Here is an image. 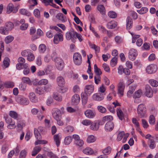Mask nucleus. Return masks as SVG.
<instances>
[{
	"label": "nucleus",
	"instance_id": "obj_1",
	"mask_svg": "<svg viewBox=\"0 0 158 158\" xmlns=\"http://www.w3.org/2000/svg\"><path fill=\"white\" fill-rule=\"evenodd\" d=\"M51 57L52 60L55 62L57 69L59 70H62L64 66V62L60 58L57 57V54L55 50L52 51Z\"/></svg>",
	"mask_w": 158,
	"mask_h": 158
},
{
	"label": "nucleus",
	"instance_id": "obj_2",
	"mask_svg": "<svg viewBox=\"0 0 158 158\" xmlns=\"http://www.w3.org/2000/svg\"><path fill=\"white\" fill-rule=\"evenodd\" d=\"M76 34V32L73 29H71L69 31L67 32L66 33V39L68 40H71L72 42L75 43L76 41L75 38Z\"/></svg>",
	"mask_w": 158,
	"mask_h": 158
},
{
	"label": "nucleus",
	"instance_id": "obj_3",
	"mask_svg": "<svg viewBox=\"0 0 158 158\" xmlns=\"http://www.w3.org/2000/svg\"><path fill=\"white\" fill-rule=\"evenodd\" d=\"M25 59L22 57H19L18 59L19 63L16 65V67L18 70H20L23 68V67L25 68V66H27L26 64H24Z\"/></svg>",
	"mask_w": 158,
	"mask_h": 158
},
{
	"label": "nucleus",
	"instance_id": "obj_4",
	"mask_svg": "<svg viewBox=\"0 0 158 158\" xmlns=\"http://www.w3.org/2000/svg\"><path fill=\"white\" fill-rule=\"evenodd\" d=\"M73 60L76 64L77 65L80 64L82 62L81 55L78 52L75 53L73 56Z\"/></svg>",
	"mask_w": 158,
	"mask_h": 158
},
{
	"label": "nucleus",
	"instance_id": "obj_5",
	"mask_svg": "<svg viewBox=\"0 0 158 158\" xmlns=\"http://www.w3.org/2000/svg\"><path fill=\"white\" fill-rule=\"evenodd\" d=\"M146 110V108L144 105L143 104H140L137 109L138 114L141 117H143L145 116Z\"/></svg>",
	"mask_w": 158,
	"mask_h": 158
},
{
	"label": "nucleus",
	"instance_id": "obj_6",
	"mask_svg": "<svg viewBox=\"0 0 158 158\" xmlns=\"http://www.w3.org/2000/svg\"><path fill=\"white\" fill-rule=\"evenodd\" d=\"M156 65L151 64L148 65L146 68V72L148 74H152L155 73L157 70Z\"/></svg>",
	"mask_w": 158,
	"mask_h": 158
},
{
	"label": "nucleus",
	"instance_id": "obj_7",
	"mask_svg": "<svg viewBox=\"0 0 158 158\" xmlns=\"http://www.w3.org/2000/svg\"><path fill=\"white\" fill-rule=\"evenodd\" d=\"M16 101L20 104L25 105H27L29 102L27 98L22 96H18L16 99Z\"/></svg>",
	"mask_w": 158,
	"mask_h": 158
},
{
	"label": "nucleus",
	"instance_id": "obj_8",
	"mask_svg": "<svg viewBox=\"0 0 158 158\" xmlns=\"http://www.w3.org/2000/svg\"><path fill=\"white\" fill-rule=\"evenodd\" d=\"M94 89V85H86L85 86L84 93L90 96Z\"/></svg>",
	"mask_w": 158,
	"mask_h": 158
},
{
	"label": "nucleus",
	"instance_id": "obj_9",
	"mask_svg": "<svg viewBox=\"0 0 158 158\" xmlns=\"http://www.w3.org/2000/svg\"><path fill=\"white\" fill-rule=\"evenodd\" d=\"M137 55V51L134 49H130L129 52L128 58L131 60H134Z\"/></svg>",
	"mask_w": 158,
	"mask_h": 158
},
{
	"label": "nucleus",
	"instance_id": "obj_10",
	"mask_svg": "<svg viewBox=\"0 0 158 158\" xmlns=\"http://www.w3.org/2000/svg\"><path fill=\"white\" fill-rule=\"evenodd\" d=\"M63 40V35L62 34L59 32L57 33L54 35L53 42L55 44H57L60 41Z\"/></svg>",
	"mask_w": 158,
	"mask_h": 158
},
{
	"label": "nucleus",
	"instance_id": "obj_11",
	"mask_svg": "<svg viewBox=\"0 0 158 158\" xmlns=\"http://www.w3.org/2000/svg\"><path fill=\"white\" fill-rule=\"evenodd\" d=\"M43 128L42 127H39L38 129L34 128V133L35 138L37 139H41V133L43 131Z\"/></svg>",
	"mask_w": 158,
	"mask_h": 158
},
{
	"label": "nucleus",
	"instance_id": "obj_12",
	"mask_svg": "<svg viewBox=\"0 0 158 158\" xmlns=\"http://www.w3.org/2000/svg\"><path fill=\"white\" fill-rule=\"evenodd\" d=\"M54 112L52 113V115L55 120L62 118L61 113L60 110L58 109H55Z\"/></svg>",
	"mask_w": 158,
	"mask_h": 158
},
{
	"label": "nucleus",
	"instance_id": "obj_13",
	"mask_svg": "<svg viewBox=\"0 0 158 158\" xmlns=\"http://www.w3.org/2000/svg\"><path fill=\"white\" fill-rule=\"evenodd\" d=\"M92 98L95 101H101L104 99V94L100 93L95 94L92 96Z\"/></svg>",
	"mask_w": 158,
	"mask_h": 158
},
{
	"label": "nucleus",
	"instance_id": "obj_14",
	"mask_svg": "<svg viewBox=\"0 0 158 158\" xmlns=\"http://www.w3.org/2000/svg\"><path fill=\"white\" fill-rule=\"evenodd\" d=\"M14 7V5L12 3H9L7 7L6 13L10 14L12 12L13 13H16L18 11V9L16 8L14 10H13Z\"/></svg>",
	"mask_w": 158,
	"mask_h": 158
},
{
	"label": "nucleus",
	"instance_id": "obj_15",
	"mask_svg": "<svg viewBox=\"0 0 158 158\" xmlns=\"http://www.w3.org/2000/svg\"><path fill=\"white\" fill-rule=\"evenodd\" d=\"M145 94L146 96L149 98H151L153 96L152 91L151 87L148 85H146Z\"/></svg>",
	"mask_w": 158,
	"mask_h": 158
},
{
	"label": "nucleus",
	"instance_id": "obj_16",
	"mask_svg": "<svg viewBox=\"0 0 158 158\" xmlns=\"http://www.w3.org/2000/svg\"><path fill=\"white\" fill-rule=\"evenodd\" d=\"M114 126V124L112 122H108L105 124V129L107 131H110L113 129Z\"/></svg>",
	"mask_w": 158,
	"mask_h": 158
},
{
	"label": "nucleus",
	"instance_id": "obj_17",
	"mask_svg": "<svg viewBox=\"0 0 158 158\" xmlns=\"http://www.w3.org/2000/svg\"><path fill=\"white\" fill-rule=\"evenodd\" d=\"M124 87L125 85L123 82H120L119 83L118 86V93L121 96L123 95V92Z\"/></svg>",
	"mask_w": 158,
	"mask_h": 158
},
{
	"label": "nucleus",
	"instance_id": "obj_18",
	"mask_svg": "<svg viewBox=\"0 0 158 158\" xmlns=\"http://www.w3.org/2000/svg\"><path fill=\"white\" fill-rule=\"evenodd\" d=\"M80 100V98L79 95L76 94L72 97L71 101L73 104H77L79 102Z\"/></svg>",
	"mask_w": 158,
	"mask_h": 158
},
{
	"label": "nucleus",
	"instance_id": "obj_19",
	"mask_svg": "<svg viewBox=\"0 0 158 158\" xmlns=\"http://www.w3.org/2000/svg\"><path fill=\"white\" fill-rule=\"evenodd\" d=\"M56 82L58 85L60 87L63 86L65 84V80L61 76H59L57 77Z\"/></svg>",
	"mask_w": 158,
	"mask_h": 158
},
{
	"label": "nucleus",
	"instance_id": "obj_20",
	"mask_svg": "<svg viewBox=\"0 0 158 158\" xmlns=\"http://www.w3.org/2000/svg\"><path fill=\"white\" fill-rule=\"evenodd\" d=\"M89 96L86 94L84 93H82L81 94V97L82 104L84 105H85L87 103L88 97Z\"/></svg>",
	"mask_w": 158,
	"mask_h": 158
},
{
	"label": "nucleus",
	"instance_id": "obj_21",
	"mask_svg": "<svg viewBox=\"0 0 158 158\" xmlns=\"http://www.w3.org/2000/svg\"><path fill=\"white\" fill-rule=\"evenodd\" d=\"M85 116L89 118H92L94 117L95 113L90 110H88L85 112Z\"/></svg>",
	"mask_w": 158,
	"mask_h": 158
},
{
	"label": "nucleus",
	"instance_id": "obj_22",
	"mask_svg": "<svg viewBox=\"0 0 158 158\" xmlns=\"http://www.w3.org/2000/svg\"><path fill=\"white\" fill-rule=\"evenodd\" d=\"M126 29H130L132 27L133 21L132 19L130 17H128L127 19Z\"/></svg>",
	"mask_w": 158,
	"mask_h": 158
},
{
	"label": "nucleus",
	"instance_id": "obj_23",
	"mask_svg": "<svg viewBox=\"0 0 158 158\" xmlns=\"http://www.w3.org/2000/svg\"><path fill=\"white\" fill-rule=\"evenodd\" d=\"M9 115L12 118L16 120L20 118L19 115L16 112L14 111H10L9 112Z\"/></svg>",
	"mask_w": 158,
	"mask_h": 158
},
{
	"label": "nucleus",
	"instance_id": "obj_24",
	"mask_svg": "<svg viewBox=\"0 0 158 158\" xmlns=\"http://www.w3.org/2000/svg\"><path fill=\"white\" fill-rule=\"evenodd\" d=\"M29 97L30 101L32 102L36 103L38 102L37 98L36 97L35 94L34 93H30Z\"/></svg>",
	"mask_w": 158,
	"mask_h": 158
},
{
	"label": "nucleus",
	"instance_id": "obj_25",
	"mask_svg": "<svg viewBox=\"0 0 158 158\" xmlns=\"http://www.w3.org/2000/svg\"><path fill=\"white\" fill-rule=\"evenodd\" d=\"M97 9L102 15H105L106 13V9L104 6L102 4H99L97 6Z\"/></svg>",
	"mask_w": 158,
	"mask_h": 158
},
{
	"label": "nucleus",
	"instance_id": "obj_26",
	"mask_svg": "<svg viewBox=\"0 0 158 158\" xmlns=\"http://www.w3.org/2000/svg\"><path fill=\"white\" fill-rule=\"evenodd\" d=\"M117 26V23L114 20H112L108 23L107 27L109 29H113Z\"/></svg>",
	"mask_w": 158,
	"mask_h": 158
},
{
	"label": "nucleus",
	"instance_id": "obj_27",
	"mask_svg": "<svg viewBox=\"0 0 158 158\" xmlns=\"http://www.w3.org/2000/svg\"><path fill=\"white\" fill-rule=\"evenodd\" d=\"M35 92L39 95L43 94L45 91L44 88L42 87H37L35 89Z\"/></svg>",
	"mask_w": 158,
	"mask_h": 158
},
{
	"label": "nucleus",
	"instance_id": "obj_28",
	"mask_svg": "<svg viewBox=\"0 0 158 158\" xmlns=\"http://www.w3.org/2000/svg\"><path fill=\"white\" fill-rule=\"evenodd\" d=\"M56 18L63 23L65 22L67 20L63 14L61 13H58L56 15Z\"/></svg>",
	"mask_w": 158,
	"mask_h": 158
},
{
	"label": "nucleus",
	"instance_id": "obj_29",
	"mask_svg": "<svg viewBox=\"0 0 158 158\" xmlns=\"http://www.w3.org/2000/svg\"><path fill=\"white\" fill-rule=\"evenodd\" d=\"M84 153L86 155H91L94 153L93 150L90 148L87 147L83 150Z\"/></svg>",
	"mask_w": 158,
	"mask_h": 158
},
{
	"label": "nucleus",
	"instance_id": "obj_30",
	"mask_svg": "<svg viewBox=\"0 0 158 158\" xmlns=\"http://www.w3.org/2000/svg\"><path fill=\"white\" fill-rule=\"evenodd\" d=\"M117 115L119 118L121 120L124 119V115L120 109H118L117 110Z\"/></svg>",
	"mask_w": 158,
	"mask_h": 158
},
{
	"label": "nucleus",
	"instance_id": "obj_31",
	"mask_svg": "<svg viewBox=\"0 0 158 158\" xmlns=\"http://www.w3.org/2000/svg\"><path fill=\"white\" fill-rule=\"evenodd\" d=\"M54 142H55L56 145L57 147H58L60 143V136L58 134L55 135H54Z\"/></svg>",
	"mask_w": 158,
	"mask_h": 158
},
{
	"label": "nucleus",
	"instance_id": "obj_32",
	"mask_svg": "<svg viewBox=\"0 0 158 158\" xmlns=\"http://www.w3.org/2000/svg\"><path fill=\"white\" fill-rule=\"evenodd\" d=\"M94 71L96 74L95 76H100V75L102 74V72L101 69L98 67L96 64L94 65Z\"/></svg>",
	"mask_w": 158,
	"mask_h": 158
},
{
	"label": "nucleus",
	"instance_id": "obj_33",
	"mask_svg": "<svg viewBox=\"0 0 158 158\" xmlns=\"http://www.w3.org/2000/svg\"><path fill=\"white\" fill-rule=\"evenodd\" d=\"M91 125L90 126V129L94 131L97 130L99 127V124L98 123H95L91 124Z\"/></svg>",
	"mask_w": 158,
	"mask_h": 158
},
{
	"label": "nucleus",
	"instance_id": "obj_34",
	"mask_svg": "<svg viewBox=\"0 0 158 158\" xmlns=\"http://www.w3.org/2000/svg\"><path fill=\"white\" fill-rule=\"evenodd\" d=\"M10 60L7 57H5L3 61V64L4 68H8L10 65Z\"/></svg>",
	"mask_w": 158,
	"mask_h": 158
},
{
	"label": "nucleus",
	"instance_id": "obj_35",
	"mask_svg": "<svg viewBox=\"0 0 158 158\" xmlns=\"http://www.w3.org/2000/svg\"><path fill=\"white\" fill-rule=\"evenodd\" d=\"M6 29L9 31L11 30L14 28V25L11 22H7L6 23Z\"/></svg>",
	"mask_w": 158,
	"mask_h": 158
},
{
	"label": "nucleus",
	"instance_id": "obj_36",
	"mask_svg": "<svg viewBox=\"0 0 158 158\" xmlns=\"http://www.w3.org/2000/svg\"><path fill=\"white\" fill-rule=\"evenodd\" d=\"M24 126L25 124L23 121H20L18 122L16 127L19 130L21 131L23 127Z\"/></svg>",
	"mask_w": 158,
	"mask_h": 158
},
{
	"label": "nucleus",
	"instance_id": "obj_37",
	"mask_svg": "<svg viewBox=\"0 0 158 158\" xmlns=\"http://www.w3.org/2000/svg\"><path fill=\"white\" fill-rule=\"evenodd\" d=\"M142 94V91L141 90H138L136 91L133 97L134 98H139Z\"/></svg>",
	"mask_w": 158,
	"mask_h": 158
},
{
	"label": "nucleus",
	"instance_id": "obj_38",
	"mask_svg": "<svg viewBox=\"0 0 158 158\" xmlns=\"http://www.w3.org/2000/svg\"><path fill=\"white\" fill-rule=\"evenodd\" d=\"M19 12L21 14L25 15L28 16L31 15V14L26 10L24 9H20L19 10Z\"/></svg>",
	"mask_w": 158,
	"mask_h": 158
},
{
	"label": "nucleus",
	"instance_id": "obj_39",
	"mask_svg": "<svg viewBox=\"0 0 158 158\" xmlns=\"http://www.w3.org/2000/svg\"><path fill=\"white\" fill-rule=\"evenodd\" d=\"M0 33L4 35H7L8 34V31L6 27H0Z\"/></svg>",
	"mask_w": 158,
	"mask_h": 158
},
{
	"label": "nucleus",
	"instance_id": "obj_40",
	"mask_svg": "<svg viewBox=\"0 0 158 158\" xmlns=\"http://www.w3.org/2000/svg\"><path fill=\"white\" fill-rule=\"evenodd\" d=\"M13 40V37L11 35H8L5 38V42L6 44H8L11 42Z\"/></svg>",
	"mask_w": 158,
	"mask_h": 158
},
{
	"label": "nucleus",
	"instance_id": "obj_41",
	"mask_svg": "<svg viewBox=\"0 0 158 158\" xmlns=\"http://www.w3.org/2000/svg\"><path fill=\"white\" fill-rule=\"evenodd\" d=\"M53 97L55 100L58 102L61 101L62 100L61 96L57 93H54Z\"/></svg>",
	"mask_w": 158,
	"mask_h": 158
},
{
	"label": "nucleus",
	"instance_id": "obj_42",
	"mask_svg": "<svg viewBox=\"0 0 158 158\" xmlns=\"http://www.w3.org/2000/svg\"><path fill=\"white\" fill-rule=\"evenodd\" d=\"M4 86L7 88H12L14 86V83L12 81H8L4 84Z\"/></svg>",
	"mask_w": 158,
	"mask_h": 158
},
{
	"label": "nucleus",
	"instance_id": "obj_43",
	"mask_svg": "<svg viewBox=\"0 0 158 158\" xmlns=\"http://www.w3.org/2000/svg\"><path fill=\"white\" fill-rule=\"evenodd\" d=\"M149 82L151 85L153 87H156L158 85V82L155 80L150 79L149 81Z\"/></svg>",
	"mask_w": 158,
	"mask_h": 158
},
{
	"label": "nucleus",
	"instance_id": "obj_44",
	"mask_svg": "<svg viewBox=\"0 0 158 158\" xmlns=\"http://www.w3.org/2000/svg\"><path fill=\"white\" fill-rule=\"evenodd\" d=\"M148 10L147 8L143 7L140 10H137V11L140 14H143L146 13L148 11Z\"/></svg>",
	"mask_w": 158,
	"mask_h": 158
},
{
	"label": "nucleus",
	"instance_id": "obj_45",
	"mask_svg": "<svg viewBox=\"0 0 158 158\" xmlns=\"http://www.w3.org/2000/svg\"><path fill=\"white\" fill-rule=\"evenodd\" d=\"M96 140L94 136L93 135L89 136L87 139V142L88 143H91L94 142Z\"/></svg>",
	"mask_w": 158,
	"mask_h": 158
},
{
	"label": "nucleus",
	"instance_id": "obj_46",
	"mask_svg": "<svg viewBox=\"0 0 158 158\" xmlns=\"http://www.w3.org/2000/svg\"><path fill=\"white\" fill-rule=\"evenodd\" d=\"M72 141V137L71 136H68L66 137L64 140V143L66 145L69 144Z\"/></svg>",
	"mask_w": 158,
	"mask_h": 158
},
{
	"label": "nucleus",
	"instance_id": "obj_47",
	"mask_svg": "<svg viewBox=\"0 0 158 158\" xmlns=\"http://www.w3.org/2000/svg\"><path fill=\"white\" fill-rule=\"evenodd\" d=\"M111 149V148L110 146H108L103 150V153L104 154L106 155L110 153Z\"/></svg>",
	"mask_w": 158,
	"mask_h": 158
},
{
	"label": "nucleus",
	"instance_id": "obj_48",
	"mask_svg": "<svg viewBox=\"0 0 158 158\" xmlns=\"http://www.w3.org/2000/svg\"><path fill=\"white\" fill-rule=\"evenodd\" d=\"M22 80L24 83H27L30 85L32 84L31 82L28 77H23L22 78Z\"/></svg>",
	"mask_w": 158,
	"mask_h": 158
},
{
	"label": "nucleus",
	"instance_id": "obj_49",
	"mask_svg": "<svg viewBox=\"0 0 158 158\" xmlns=\"http://www.w3.org/2000/svg\"><path fill=\"white\" fill-rule=\"evenodd\" d=\"M117 58L116 56L114 57L110 61V64L111 66L113 67L116 64Z\"/></svg>",
	"mask_w": 158,
	"mask_h": 158
},
{
	"label": "nucleus",
	"instance_id": "obj_50",
	"mask_svg": "<svg viewBox=\"0 0 158 158\" xmlns=\"http://www.w3.org/2000/svg\"><path fill=\"white\" fill-rule=\"evenodd\" d=\"M31 51L29 50H24L21 52V55L22 56L26 57L28 56L29 54L31 53Z\"/></svg>",
	"mask_w": 158,
	"mask_h": 158
},
{
	"label": "nucleus",
	"instance_id": "obj_51",
	"mask_svg": "<svg viewBox=\"0 0 158 158\" xmlns=\"http://www.w3.org/2000/svg\"><path fill=\"white\" fill-rule=\"evenodd\" d=\"M113 117L111 115H107L104 116L103 118V122L106 121H108L110 122V121L113 120Z\"/></svg>",
	"mask_w": 158,
	"mask_h": 158
},
{
	"label": "nucleus",
	"instance_id": "obj_52",
	"mask_svg": "<svg viewBox=\"0 0 158 158\" xmlns=\"http://www.w3.org/2000/svg\"><path fill=\"white\" fill-rule=\"evenodd\" d=\"M54 33V32L53 31L49 30L47 32L46 35L48 38H52L53 37Z\"/></svg>",
	"mask_w": 158,
	"mask_h": 158
},
{
	"label": "nucleus",
	"instance_id": "obj_53",
	"mask_svg": "<svg viewBox=\"0 0 158 158\" xmlns=\"http://www.w3.org/2000/svg\"><path fill=\"white\" fill-rule=\"evenodd\" d=\"M149 123L150 124H154L155 123V119L153 115H150L149 118Z\"/></svg>",
	"mask_w": 158,
	"mask_h": 158
},
{
	"label": "nucleus",
	"instance_id": "obj_54",
	"mask_svg": "<svg viewBox=\"0 0 158 158\" xmlns=\"http://www.w3.org/2000/svg\"><path fill=\"white\" fill-rule=\"evenodd\" d=\"M46 49V47L44 44H42L40 45L39 47V49L40 52L43 53L44 51H45Z\"/></svg>",
	"mask_w": 158,
	"mask_h": 158
},
{
	"label": "nucleus",
	"instance_id": "obj_55",
	"mask_svg": "<svg viewBox=\"0 0 158 158\" xmlns=\"http://www.w3.org/2000/svg\"><path fill=\"white\" fill-rule=\"evenodd\" d=\"M108 15L110 18H114L117 17L116 13L114 11H110L108 13Z\"/></svg>",
	"mask_w": 158,
	"mask_h": 158
},
{
	"label": "nucleus",
	"instance_id": "obj_56",
	"mask_svg": "<svg viewBox=\"0 0 158 158\" xmlns=\"http://www.w3.org/2000/svg\"><path fill=\"white\" fill-rule=\"evenodd\" d=\"M40 139H38L35 142V145H37L39 144H46L47 143V141L45 140H40Z\"/></svg>",
	"mask_w": 158,
	"mask_h": 158
},
{
	"label": "nucleus",
	"instance_id": "obj_57",
	"mask_svg": "<svg viewBox=\"0 0 158 158\" xmlns=\"http://www.w3.org/2000/svg\"><path fill=\"white\" fill-rule=\"evenodd\" d=\"M98 110L102 113H105L106 111V109L102 106H99L97 107Z\"/></svg>",
	"mask_w": 158,
	"mask_h": 158
},
{
	"label": "nucleus",
	"instance_id": "obj_58",
	"mask_svg": "<svg viewBox=\"0 0 158 158\" xmlns=\"http://www.w3.org/2000/svg\"><path fill=\"white\" fill-rule=\"evenodd\" d=\"M132 87H131L130 88V89L128 91L127 93V96L128 97H131V95L133 94V92L135 91V87H134L132 88Z\"/></svg>",
	"mask_w": 158,
	"mask_h": 158
},
{
	"label": "nucleus",
	"instance_id": "obj_59",
	"mask_svg": "<svg viewBox=\"0 0 158 158\" xmlns=\"http://www.w3.org/2000/svg\"><path fill=\"white\" fill-rule=\"evenodd\" d=\"M35 59V56L31 52V53L27 57V60L29 61H32Z\"/></svg>",
	"mask_w": 158,
	"mask_h": 158
},
{
	"label": "nucleus",
	"instance_id": "obj_60",
	"mask_svg": "<svg viewBox=\"0 0 158 158\" xmlns=\"http://www.w3.org/2000/svg\"><path fill=\"white\" fill-rule=\"evenodd\" d=\"M149 142L150 143L149 147L151 149H153L155 147V144L154 140L152 139H149Z\"/></svg>",
	"mask_w": 158,
	"mask_h": 158
},
{
	"label": "nucleus",
	"instance_id": "obj_61",
	"mask_svg": "<svg viewBox=\"0 0 158 158\" xmlns=\"http://www.w3.org/2000/svg\"><path fill=\"white\" fill-rule=\"evenodd\" d=\"M4 118L5 119L6 123H10L12 121V119L10 117L8 116L7 115H4Z\"/></svg>",
	"mask_w": 158,
	"mask_h": 158
},
{
	"label": "nucleus",
	"instance_id": "obj_62",
	"mask_svg": "<svg viewBox=\"0 0 158 158\" xmlns=\"http://www.w3.org/2000/svg\"><path fill=\"white\" fill-rule=\"evenodd\" d=\"M124 134V131H121L118 134L117 138V140L118 141H119L121 140Z\"/></svg>",
	"mask_w": 158,
	"mask_h": 158
},
{
	"label": "nucleus",
	"instance_id": "obj_63",
	"mask_svg": "<svg viewBox=\"0 0 158 158\" xmlns=\"http://www.w3.org/2000/svg\"><path fill=\"white\" fill-rule=\"evenodd\" d=\"M27 152L25 150H22L20 152L19 158H25Z\"/></svg>",
	"mask_w": 158,
	"mask_h": 158
},
{
	"label": "nucleus",
	"instance_id": "obj_64",
	"mask_svg": "<svg viewBox=\"0 0 158 158\" xmlns=\"http://www.w3.org/2000/svg\"><path fill=\"white\" fill-rule=\"evenodd\" d=\"M47 155L50 158H58V157L53 153L49 152L47 153Z\"/></svg>",
	"mask_w": 158,
	"mask_h": 158
}]
</instances>
